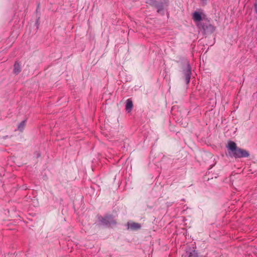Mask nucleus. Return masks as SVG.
Returning <instances> with one entry per match:
<instances>
[{
    "label": "nucleus",
    "instance_id": "obj_12",
    "mask_svg": "<svg viewBox=\"0 0 257 257\" xmlns=\"http://www.w3.org/2000/svg\"><path fill=\"white\" fill-rule=\"evenodd\" d=\"M146 3L157 7V4L155 0H146Z\"/></svg>",
    "mask_w": 257,
    "mask_h": 257
},
{
    "label": "nucleus",
    "instance_id": "obj_13",
    "mask_svg": "<svg viewBox=\"0 0 257 257\" xmlns=\"http://www.w3.org/2000/svg\"><path fill=\"white\" fill-rule=\"evenodd\" d=\"M202 2H204L205 1H206V0H201Z\"/></svg>",
    "mask_w": 257,
    "mask_h": 257
},
{
    "label": "nucleus",
    "instance_id": "obj_3",
    "mask_svg": "<svg viewBox=\"0 0 257 257\" xmlns=\"http://www.w3.org/2000/svg\"><path fill=\"white\" fill-rule=\"evenodd\" d=\"M98 220L104 225L111 226L115 224V220L111 215H106L104 217L99 216Z\"/></svg>",
    "mask_w": 257,
    "mask_h": 257
},
{
    "label": "nucleus",
    "instance_id": "obj_7",
    "mask_svg": "<svg viewBox=\"0 0 257 257\" xmlns=\"http://www.w3.org/2000/svg\"><path fill=\"white\" fill-rule=\"evenodd\" d=\"M128 228L132 230H136L140 229L141 227L140 224L136 222H128L127 223Z\"/></svg>",
    "mask_w": 257,
    "mask_h": 257
},
{
    "label": "nucleus",
    "instance_id": "obj_5",
    "mask_svg": "<svg viewBox=\"0 0 257 257\" xmlns=\"http://www.w3.org/2000/svg\"><path fill=\"white\" fill-rule=\"evenodd\" d=\"M168 0H160V3L157 4V5L158 13H161L163 12L164 7L168 5Z\"/></svg>",
    "mask_w": 257,
    "mask_h": 257
},
{
    "label": "nucleus",
    "instance_id": "obj_9",
    "mask_svg": "<svg viewBox=\"0 0 257 257\" xmlns=\"http://www.w3.org/2000/svg\"><path fill=\"white\" fill-rule=\"evenodd\" d=\"M21 71V67L18 63H15L14 68V72L15 74H18Z\"/></svg>",
    "mask_w": 257,
    "mask_h": 257
},
{
    "label": "nucleus",
    "instance_id": "obj_2",
    "mask_svg": "<svg viewBox=\"0 0 257 257\" xmlns=\"http://www.w3.org/2000/svg\"><path fill=\"white\" fill-rule=\"evenodd\" d=\"M197 26L204 34H210L215 31V27L207 20L198 23Z\"/></svg>",
    "mask_w": 257,
    "mask_h": 257
},
{
    "label": "nucleus",
    "instance_id": "obj_10",
    "mask_svg": "<svg viewBox=\"0 0 257 257\" xmlns=\"http://www.w3.org/2000/svg\"><path fill=\"white\" fill-rule=\"evenodd\" d=\"M26 123V120H24L22 121L18 126V130L20 132H23L24 130Z\"/></svg>",
    "mask_w": 257,
    "mask_h": 257
},
{
    "label": "nucleus",
    "instance_id": "obj_11",
    "mask_svg": "<svg viewBox=\"0 0 257 257\" xmlns=\"http://www.w3.org/2000/svg\"><path fill=\"white\" fill-rule=\"evenodd\" d=\"M188 257H198V253L195 250H192L189 252H187Z\"/></svg>",
    "mask_w": 257,
    "mask_h": 257
},
{
    "label": "nucleus",
    "instance_id": "obj_6",
    "mask_svg": "<svg viewBox=\"0 0 257 257\" xmlns=\"http://www.w3.org/2000/svg\"><path fill=\"white\" fill-rule=\"evenodd\" d=\"M193 19L195 22H196L197 23L196 24H197L198 23H199L200 22H202L203 21H205L203 19L201 14L198 12H195L193 13Z\"/></svg>",
    "mask_w": 257,
    "mask_h": 257
},
{
    "label": "nucleus",
    "instance_id": "obj_4",
    "mask_svg": "<svg viewBox=\"0 0 257 257\" xmlns=\"http://www.w3.org/2000/svg\"><path fill=\"white\" fill-rule=\"evenodd\" d=\"M183 73L185 77V82L188 84L190 82L191 75V68L190 64L187 63L183 68Z\"/></svg>",
    "mask_w": 257,
    "mask_h": 257
},
{
    "label": "nucleus",
    "instance_id": "obj_8",
    "mask_svg": "<svg viewBox=\"0 0 257 257\" xmlns=\"http://www.w3.org/2000/svg\"><path fill=\"white\" fill-rule=\"evenodd\" d=\"M133 101L131 99H128L126 100V103L125 104V109L128 112H130L131 111L132 108H133Z\"/></svg>",
    "mask_w": 257,
    "mask_h": 257
},
{
    "label": "nucleus",
    "instance_id": "obj_1",
    "mask_svg": "<svg viewBox=\"0 0 257 257\" xmlns=\"http://www.w3.org/2000/svg\"><path fill=\"white\" fill-rule=\"evenodd\" d=\"M227 148L228 150L229 156L235 158H247L249 154L245 150L237 148L236 144L232 141L228 143Z\"/></svg>",
    "mask_w": 257,
    "mask_h": 257
}]
</instances>
